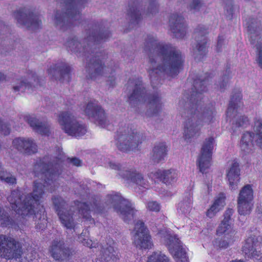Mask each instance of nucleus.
Returning <instances> with one entry per match:
<instances>
[{
    "label": "nucleus",
    "mask_w": 262,
    "mask_h": 262,
    "mask_svg": "<svg viewBox=\"0 0 262 262\" xmlns=\"http://www.w3.org/2000/svg\"><path fill=\"white\" fill-rule=\"evenodd\" d=\"M147 262H172L170 257L160 251L151 253L148 257Z\"/></svg>",
    "instance_id": "4c0bfd02"
},
{
    "label": "nucleus",
    "mask_w": 262,
    "mask_h": 262,
    "mask_svg": "<svg viewBox=\"0 0 262 262\" xmlns=\"http://www.w3.org/2000/svg\"><path fill=\"white\" fill-rule=\"evenodd\" d=\"M233 212V210L231 208H228L225 211L224 219L216 229V234H224V237L222 241L216 239L213 242L214 246L226 248L237 239V232L232 228L230 222Z\"/></svg>",
    "instance_id": "0eeeda50"
},
{
    "label": "nucleus",
    "mask_w": 262,
    "mask_h": 262,
    "mask_svg": "<svg viewBox=\"0 0 262 262\" xmlns=\"http://www.w3.org/2000/svg\"><path fill=\"white\" fill-rule=\"evenodd\" d=\"M128 84L133 86V92L128 96V100L131 105H135L140 103L146 102L149 105V110L147 112L148 116L156 115L162 108V102L158 94L152 96L147 95L142 81L138 78L135 80H130Z\"/></svg>",
    "instance_id": "20e7f679"
},
{
    "label": "nucleus",
    "mask_w": 262,
    "mask_h": 262,
    "mask_svg": "<svg viewBox=\"0 0 262 262\" xmlns=\"http://www.w3.org/2000/svg\"><path fill=\"white\" fill-rule=\"evenodd\" d=\"M86 231H83L82 233L78 236V239L79 242L83 244V245L87 246L90 248H96L97 245V243L95 242H93L91 239L86 238Z\"/></svg>",
    "instance_id": "a19ab883"
},
{
    "label": "nucleus",
    "mask_w": 262,
    "mask_h": 262,
    "mask_svg": "<svg viewBox=\"0 0 262 262\" xmlns=\"http://www.w3.org/2000/svg\"><path fill=\"white\" fill-rule=\"evenodd\" d=\"M226 176L230 189L232 190H236L240 181V169L236 161H232L228 163Z\"/></svg>",
    "instance_id": "c756f323"
},
{
    "label": "nucleus",
    "mask_w": 262,
    "mask_h": 262,
    "mask_svg": "<svg viewBox=\"0 0 262 262\" xmlns=\"http://www.w3.org/2000/svg\"><path fill=\"white\" fill-rule=\"evenodd\" d=\"M144 50L149 56L148 71L152 84L165 75H177L183 68L181 52L170 44L159 42L153 35L147 36Z\"/></svg>",
    "instance_id": "f03ea898"
},
{
    "label": "nucleus",
    "mask_w": 262,
    "mask_h": 262,
    "mask_svg": "<svg viewBox=\"0 0 262 262\" xmlns=\"http://www.w3.org/2000/svg\"><path fill=\"white\" fill-rule=\"evenodd\" d=\"M71 163L77 166H80L81 163V160L77 158H73L71 160Z\"/></svg>",
    "instance_id": "603ef678"
},
{
    "label": "nucleus",
    "mask_w": 262,
    "mask_h": 262,
    "mask_svg": "<svg viewBox=\"0 0 262 262\" xmlns=\"http://www.w3.org/2000/svg\"><path fill=\"white\" fill-rule=\"evenodd\" d=\"M228 78L227 77H224L223 81L220 83V89L221 91H223L225 88L227 86L228 84Z\"/></svg>",
    "instance_id": "3c124183"
},
{
    "label": "nucleus",
    "mask_w": 262,
    "mask_h": 262,
    "mask_svg": "<svg viewBox=\"0 0 262 262\" xmlns=\"http://www.w3.org/2000/svg\"><path fill=\"white\" fill-rule=\"evenodd\" d=\"M65 15L57 12L54 17V23L57 28L62 30L70 26V22L78 20L80 18L79 9L86 0H61Z\"/></svg>",
    "instance_id": "423d86ee"
},
{
    "label": "nucleus",
    "mask_w": 262,
    "mask_h": 262,
    "mask_svg": "<svg viewBox=\"0 0 262 262\" xmlns=\"http://www.w3.org/2000/svg\"><path fill=\"white\" fill-rule=\"evenodd\" d=\"M114 244V241L111 240L108 246L103 247L96 262H111V261L116 260L117 258L115 254L114 247L113 246Z\"/></svg>",
    "instance_id": "72a5a7b5"
},
{
    "label": "nucleus",
    "mask_w": 262,
    "mask_h": 262,
    "mask_svg": "<svg viewBox=\"0 0 262 262\" xmlns=\"http://www.w3.org/2000/svg\"><path fill=\"white\" fill-rule=\"evenodd\" d=\"M14 16L19 24L29 29L35 30L40 26L41 21L38 16L32 13L18 11L15 13Z\"/></svg>",
    "instance_id": "393cba45"
},
{
    "label": "nucleus",
    "mask_w": 262,
    "mask_h": 262,
    "mask_svg": "<svg viewBox=\"0 0 262 262\" xmlns=\"http://www.w3.org/2000/svg\"><path fill=\"white\" fill-rule=\"evenodd\" d=\"M192 207V197L189 194L178 205L177 211L178 213L186 215L190 212Z\"/></svg>",
    "instance_id": "c9c22d12"
},
{
    "label": "nucleus",
    "mask_w": 262,
    "mask_h": 262,
    "mask_svg": "<svg viewBox=\"0 0 262 262\" xmlns=\"http://www.w3.org/2000/svg\"><path fill=\"white\" fill-rule=\"evenodd\" d=\"M92 56L88 67L90 78L96 80L99 76H107V72L110 71L111 74H113L112 69L103 66L102 59L104 58V55L102 53L96 52Z\"/></svg>",
    "instance_id": "412c9836"
},
{
    "label": "nucleus",
    "mask_w": 262,
    "mask_h": 262,
    "mask_svg": "<svg viewBox=\"0 0 262 262\" xmlns=\"http://www.w3.org/2000/svg\"><path fill=\"white\" fill-rule=\"evenodd\" d=\"M253 189L252 186L247 184L239 191L237 197L238 211L241 215H247L250 213L253 206Z\"/></svg>",
    "instance_id": "6ab92c4d"
},
{
    "label": "nucleus",
    "mask_w": 262,
    "mask_h": 262,
    "mask_svg": "<svg viewBox=\"0 0 262 262\" xmlns=\"http://www.w3.org/2000/svg\"><path fill=\"white\" fill-rule=\"evenodd\" d=\"M49 250L52 257L59 261L67 259L73 253V251L67 247L63 241L57 238L52 242Z\"/></svg>",
    "instance_id": "5701e85b"
},
{
    "label": "nucleus",
    "mask_w": 262,
    "mask_h": 262,
    "mask_svg": "<svg viewBox=\"0 0 262 262\" xmlns=\"http://www.w3.org/2000/svg\"><path fill=\"white\" fill-rule=\"evenodd\" d=\"M226 9L227 11V14H226L227 17L229 19H231L233 16V12H234V7L231 2H230L228 5L227 4L226 5Z\"/></svg>",
    "instance_id": "8fccbe9b"
},
{
    "label": "nucleus",
    "mask_w": 262,
    "mask_h": 262,
    "mask_svg": "<svg viewBox=\"0 0 262 262\" xmlns=\"http://www.w3.org/2000/svg\"><path fill=\"white\" fill-rule=\"evenodd\" d=\"M165 169H155L148 173V178L155 183L163 181H167V179L164 177Z\"/></svg>",
    "instance_id": "58836bf2"
},
{
    "label": "nucleus",
    "mask_w": 262,
    "mask_h": 262,
    "mask_svg": "<svg viewBox=\"0 0 262 262\" xmlns=\"http://www.w3.org/2000/svg\"><path fill=\"white\" fill-rule=\"evenodd\" d=\"M178 174L174 170H165L164 177L167 179V181H163V183L167 184L170 183L174 181L177 178Z\"/></svg>",
    "instance_id": "37998d69"
},
{
    "label": "nucleus",
    "mask_w": 262,
    "mask_h": 262,
    "mask_svg": "<svg viewBox=\"0 0 262 262\" xmlns=\"http://www.w3.org/2000/svg\"><path fill=\"white\" fill-rule=\"evenodd\" d=\"M148 1L146 14H153L157 12L158 9L157 0H148Z\"/></svg>",
    "instance_id": "a18cd8bd"
},
{
    "label": "nucleus",
    "mask_w": 262,
    "mask_h": 262,
    "mask_svg": "<svg viewBox=\"0 0 262 262\" xmlns=\"http://www.w3.org/2000/svg\"><path fill=\"white\" fill-rule=\"evenodd\" d=\"M58 121L62 129L69 136L79 138L87 132L86 126L68 112L60 113Z\"/></svg>",
    "instance_id": "9d476101"
},
{
    "label": "nucleus",
    "mask_w": 262,
    "mask_h": 262,
    "mask_svg": "<svg viewBox=\"0 0 262 262\" xmlns=\"http://www.w3.org/2000/svg\"><path fill=\"white\" fill-rule=\"evenodd\" d=\"M204 5L203 0H190L188 8L190 10L195 12L199 11Z\"/></svg>",
    "instance_id": "79ce46f5"
},
{
    "label": "nucleus",
    "mask_w": 262,
    "mask_h": 262,
    "mask_svg": "<svg viewBox=\"0 0 262 262\" xmlns=\"http://www.w3.org/2000/svg\"><path fill=\"white\" fill-rule=\"evenodd\" d=\"M137 3L129 4L127 10V16L132 24H138L142 18L141 13L139 11Z\"/></svg>",
    "instance_id": "e433bc0d"
},
{
    "label": "nucleus",
    "mask_w": 262,
    "mask_h": 262,
    "mask_svg": "<svg viewBox=\"0 0 262 262\" xmlns=\"http://www.w3.org/2000/svg\"><path fill=\"white\" fill-rule=\"evenodd\" d=\"M110 36V33L105 32L98 33L96 32H92V34H90L85 39L84 42L88 43V48L85 46L81 48V43L79 42L77 39L73 38L67 41L66 43V46L69 50L75 53H85L88 51V48L90 46L95 45L101 40H105Z\"/></svg>",
    "instance_id": "dca6fc26"
},
{
    "label": "nucleus",
    "mask_w": 262,
    "mask_h": 262,
    "mask_svg": "<svg viewBox=\"0 0 262 262\" xmlns=\"http://www.w3.org/2000/svg\"><path fill=\"white\" fill-rule=\"evenodd\" d=\"M13 147L18 151L27 155H32L37 151L35 142L29 138H16L12 141Z\"/></svg>",
    "instance_id": "a878e982"
},
{
    "label": "nucleus",
    "mask_w": 262,
    "mask_h": 262,
    "mask_svg": "<svg viewBox=\"0 0 262 262\" xmlns=\"http://www.w3.org/2000/svg\"><path fill=\"white\" fill-rule=\"evenodd\" d=\"M115 138L118 149L123 152L137 149L145 139L143 133L132 126H125L120 128Z\"/></svg>",
    "instance_id": "39448f33"
},
{
    "label": "nucleus",
    "mask_w": 262,
    "mask_h": 262,
    "mask_svg": "<svg viewBox=\"0 0 262 262\" xmlns=\"http://www.w3.org/2000/svg\"><path fill=\"white\" fill-rule=\"evenodd\" d=\"M225 46V38L223 35H219L218 36L216 51L219 52L222 51L223 48Z\"/></svg>",
    "instance_id": "09e8293b"
},
{
    "label": "nucleus",
    "mask_w": 262,
    "mask_h": 262,
    "mask_svg": "<svg viewBox=\"0 0 262 262\" xmlns=\"http://www.w3.org/2000/svg\"><path fill=\"white\" fill-rule=\"evenodd\" d=\"M106 203L119 214L124 222L128 223L134 219L137 212L134 204L129 200L123 198L119 193L108 195Z\"/></svg>",
    "instance_id": "6e6552de"
},
{
    "label": "nucleus",
    "mask_w": 262,
    "mask_h": 262,
    "mask_svg": "<svg viewBox=\"0 0 262 262\" xmlns=\"http://www.w3.org/2000/svg\"><path fill=\"white\" fill-rule=\"evenodd\" d=\"M214 144V139L209 137L205 139L201 148V155L197 160V166L200 172H207L211 165V160Z\"/></svg>",
    "instance_id": "aec40b11"
},
{
    "label": "nucleus",
    "mask_w": 262,
    "mask_h": 262,
    "mask_svg": "<svg viewBox=\"0 0 262 262\" xmlns=\"http://www.w3.org/2000/svg\"><path fill=\"white\" fill-rule=\"evenodd\" d=\"M62 161L59 158L58 162L47 164V158L37 160L34 165L33 172L38 179L33 182L32 193L23 196V192L19 189H16L12 191L7 198L11 209L18 215H21V218L33 214L36 218H39V221L36 223L37 230H43L48 223L39 200L42 198L44 190L51 192L55 190L57 187L56 180L60 174ZM18 217L19 219L12 218L0 207L1 227L12 228L16 230H23L21 217Z\"/></svg>",
    "instance_id": "f257e3e1"
},
{
    "label": "nucleus",
    "mask_w": 262,
    "mask_h": 262,
    "mask_svg": "<svg viewBox=\"0 0 262 262\" xmlns=\"http://www.w3.org/2000/svg\"><path fill=\"white\" fill-rule=\"evenodd\" d=\"M158 235L176 262H188L186 251L176 235H172L167 230H161Z\"/></svg>",
    "instance_id": "1a4fd4ad"
},
{
    "label": "nucleus",
    "mask_w": 262,
    "mask_h": 262,
    "mask_svg": "<svg viewBox=\"0 0 262 262\" xmlns=\"http://www.w3.org/2000/svg\"><path fill=\"white\" fill-rule=\"evenodd\" d=\"M31 88V85L29 83H27L24 80H20L19 85L13 86V90L15 92H24L27 90H29Z\"/></svg>",
    "instance_id": "c03bdc74"
},
{
    "label": "nucleus",
    "mask_w": 262,
    "mask_h": 262,
    "mask_svg": "<svg viewBox=\"0 0 262 262\" xmlns=\"http://www.w3.org/2000/svg\"><path fill=\"white\" fill-rule=\"evenodd\" d=\"M253 133L247 132L243 134L240 144L241 150L248 153L252 150L253 142L262 148V120L256 118L253 127Z\"/></svg>",
    "instance_id": "ddd939ff"
},
{
    "label": "nucleus",
    "mask_w": 262,
    "mask_h": 262,
    "mask_svg": "<svg viewBox=\"0 0 262 262\" xmlns=\"http://www.w3.org/2000/svg\"><path fill=\"white\" fill-rule=\"evenodd\" d=\"M52 202L61 224L67 229L75 230L76 215L74 213V207L68 209L66 202L60 196H53Z\"/></svg>",
    "instance_id": "f8f14e48"
},
{
    "label": "nucleus",
    "mask_w": 262,
    "mask_h": 262,
    "mask_svg": "<svg viewBox=\"0 0 262 262\" xmlns=\"http://www.w3.org/2000/svg\"><path fill=\"white\" fill-rule=\"evenodd\" d=\"M110 167L112 169H114L116 170H119L120 169L121 166L119 164H116L113 162L110 163Z\"/></svg>",
    "instance_id": "864d4df0"
},
{
    "label": "nucleus",
    "mask_w": 262,
    "mask_h": 262,
    "mask_svg": "<svg viewBox=\"0 0 262 262\" xmlns=\"http://www.w3.org/2000/svg\"><path fill=\"white\" fill-rule=\"evenodd\" d=\"M24 121L27 122L32 129L43 135H48L50 126L46 122H40L34 115L26 114L22 116Z\"/></svg>",
    "instance_id": "c85d7f7f"
},
{
    "label": "nucleus",
    "mask_w": 262,
    "mask_h": 262,
    "mask_svg": "<svg viewBox=\"0 0 262 262\" xmlns=\"http://www.w3.org/2000/svg\"><path fill=\"white\" fill-rule=\"evenodd\" d=\"M262 238L259 242L255 235L250 234L246 238L242 250L247 257L255 259V262H262V256H260Z\"/></svg>",
    "instance_id": "4be33fe9"
},
{
    "label": "nucleus",
    "mask_w": 262,
    "mask_h": 262,
    "mask_svg": "<svg viewBox=\"0 0 262 262\" xmlns=\"http://www.w3.org/2000/svg\"><path fill=\"white\" fill-rule=\"evenodd\" d=\"M244 25L247 28L248 36L251 44L257 51V62L262 68V35L260 23L254 18L245 21Z\"/></svg>",
    "instance_id": "9b49d317"
},
{
    "label": "nucleus",
    "mask_w": 262,
    "mask_h": 262,
    "mask_svg": "<svg viewBox=\"0 0 262 262\" xmlns=\"http://www.w3.org/2000/svg\"><path fill=\"white\" fill-rule=\"evenodd\" d=\"M5 78L4 75L0 72V80Z\"/></svg>",
    "instance_id": "5fc2aeb1"
},
{
    "label": "nucleus",
    "mask_w": 262,
    "mask_h": 262,
    "mask_svg": "<svg viewBox=\"0 0 262 262\" xmlns=\"http://www.w3.org/2000/svg\"><path fill=\"white\" fill-rule=\"evenodd\" d=\"M226 196L223 193L219 194L214 199L212 204L206 212V215L210 218H213L216 214L223 209L226 205Z\"/></svg>",
    "instance_id": "2f4dec72"
},
{
    "label": "nucleus",
    "mask_w": 262,
    "mask_h": 262,
    "mask_svg": "<svg viewBox=\"0 0 262 262\" xmlns=\"http://www.w3.org/2000/svg\"><path fill=\"white\" fill-rule=\"evenodd\" d=\"M244 1H246V2H250V1H251V0H244Z\"/></svg>",
    "instance_id": "4d7b16f0"
},
{
    "label": "nucleus",
    "mask_w": 262,
    "mask_h": 262,
    "mask_svg": "<svg viewBox=\"0 0 262 262\" xmlns=\"http://www.w3.org/2000/svg\"><path fill=\"white\" fill-rule=\"evenodd\" d=\"M75 205L78 209V213L79 215H80L83 219L89 220L92 223L94 222V220L91 218V212L93 211L96 213L100 212L99 209V207L95 202L94 203L93 205H91V207L85 203L76 202Z\"/></svg>",
    "instance_id": "473e14b6"
},
{
    "label": "nucleus",
    "mask_w": 262,
    "mask_h": 262,
    "mask_svg": "<svg viewBox=\"0 0 262 262\" xmlns=\"http://www.w3.org/2000/svg\"><path fill=\"white\" fill-rule=\"evenodd\" d=\"M80 109L94 123L105 127L107 124L104 110L95 100H90L80 105Z\"/></svg>",
    "instance_id": "4468645a"
},
{
    "label": "nucleus",
    "mask_w": 262,
    "mask_h": 262,
    "mask_svg": "<svg viewBox=\"0 0 262 262\" xmlns=\"http://www.w3.org/2000/svg\"><path fill=\"white\" fill-rule=\"evenodd\" d=\"M121 174L126 180L136 184L139 190L143 191L150 187L149 183L144 178L142 174L136 170H126Z\"/></svg>",
    "instance_id": "bb28decb"
},
{
    "label": "nucleus",
    "mask_w": 262,
    "mask_h": 262,
    "mask_svg": "<svg viewBox=\"0 0 262 262\" xmlns=\"http://www.w3.org/2000/svg\"><path fill=\"white\" fill-rule=\"evenodd\" d=\"M231 262H244V261L242 260H235L232 261Z\"/></svg>",
    "instance_id": "6e6d98bb"
},
{
    "label": "nucleus",
    "mask_w": 262,
    "mask_h": 262,
    "mask_svg": "<svg viewBox=\"0 0 262 262\" xmlns=\"http://www.w3.org/2000/svg\"><path fill=\"white\" fill-rule=\"evenodd\" d=\"M208 80H195L190 95L187 98L186 107L188 120L184 125L183 139L186 143H191L201 135V128L216 120V112L213 105L203 106L201 100L202 93L206 91L205 85Z\"/></svg>",
    "instance_id": "7ed1b4c3"
},
{
    "label": "nucleus",
    "mask_w": 262,
    "mask_h": 262,
    "mask_svg": "<svg viewBox=\"0 0 262 262\" xmlns=\"http://www.w3.org/2000/svg\"><path fill=\"white\" fill-rule=\"evenodd\" d=\"M0 181L9 184H14L16 183L15 177L3 169L0 170Z\"/></svg>",
    "instance_id": "ea45409f"
},
{
    "label": "nucleus",
    "mask_w": 262,
    "mask_h": 262,
    "mask_svg": "<svg viewBox=\"0 0 262 262\" xmlns=\"http://www.w3.org/2000/svg\"><path fill=\"white\" fill-rule=\"evenodd\" d=\"M241 97L238 94L235 98L233 96L230 102L227 111V117L231 118L233 128L244 127L249 124V119L239 112V108L242 106Z\"/></svg>",
    "instance_id": "f3484780"
},
{
    "label": "nucleus",
    "mask_w": 262,
    "mask_h": 262,
    "mask_svg": "<svg viewBox=\"0 0 262 262\" xmlns=\"http://www.w3.org/2000/svg\"><path fill=\"white\" fill-rule=\"evenodd\" d=\"M132 233L133 243L137 247L144 249L152 248L153 243L151 236L142 221L138 220L135 222Z\"/></svg>",
    "instance_id": "a211bd4d"
},
{
    "label": "nucleus",
    "mask_w": 262,
    "mask_h": 262,
    "mask_svg": "<svg viewBox=\"0 0 262 262\" xmlns=\"http://www.w3.org/2000/svg\"><path fill=\"white\" fill-rule=\"evenodd\" d=\"M147 209L151 211L158 212L160 209V204L156 201H149L146 204Z\"/></svg>",
    "instance_id": "49530a36"
},
{
    "label": "nucleus",
    "mask_w": 262,
    "mask_h": 262,
    "mask_svg": "<svg viewBox=\"0 0 262 262\" xmlns=\"http://www.w3.org/2000/svg\"><path fill=\"white\" fill-rule=\"evenodd\" d=\"M207 31L206 29L200 28L195 32L196 45L193 50V56L195 59L201 60L206 53L207 39L205 35Z\"/></svg>",
    "instance_id": "b1692460"
},
{
    "label": "nucleus",
    "mask_w": 262,
    "mask_h": 262,
    "mask_svg": "<svg viewBox=\"0 0 262 262\" xmlns=\"http://www.w3.org/2000/svg\"><path fill=\"white\" fill-rule=\"evenodd\" d=\"M71 68L67 63L62 62L53 65L48 70L49 75L55 77L59 75L60 80L69 81L70 78Z\"/></svg>",
    "instance_id": "7c9ffc66"
},
{
    "label": "nucleus",
    "mask_w": 262,
    "mask_h": 262,
    "mask_svg": "<svg viewBox=\"0 0 262 262\" xmlns=\"http://www.w3.org/2000/svg\"><path fill=\"white\" fill-rule=\"evenodd\" d=\"M21 254V247L13 237L0 234V257L17 259L20 257Z\"/></svg>",
    "instance_id": "2eb2a0df"
},
{
    "label": "nucleus",
    "mask_w": 262,
    "mask_h": 262,
    "mask_svg": "<svg viewBox=\"0 0 262 262\" xmlns=\"http://www.w3.org/2000/svg\"><path fill=\"white\" fill-rule=\"evenodd\" d=\"M169 26L174 36L178 38H183L186 33V27L184 18L177 14L172 15L169 18Z\"/></svg>",
    "instance_id": "cd10ccee"
},
{
    "label": "nucleus",
    "mask_w": 262,
    "mask_h": 262,
    "mask_svg": "<svg viewBox=\"0 0 262 262\" xmlns=\"http://www.w3.org/2000/svg\"><path fill=\"white\" fill-rule=\"evenodd\" d=\"M167 155V149L164 144H159L154 147L151 154V159L155 163H159L164 160Z\"/></svg>",
    "instance_id": "f704fd0d"
},
{
    "label": "nucleus",
    "mask_w": 262,
    "mask_h": 262,
    "mask_svg": "<svg viewBox=\"0 0 262 262\" xmlns=\"http://www.w3.org/2000/svg\"><path fill=\"white\" fill-rule=\"evenodd\" d=\"M10 129L7 124L0 120V135L6 136L10 134Z\"/></svg>",
    "instance_id": "de8ad7c7"
}]
</instances>
